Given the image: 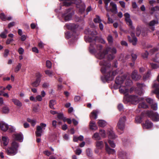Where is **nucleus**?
<instances>
[{
    "mask_svg": "<svg viewBox=\"0 0 159 159\" xmlns=\"http://www.w3.org/2000/svg\"><path fill=\"white\" fill-rule=\"evenodd\" d=\"M97 32L96 30H93L92 31H91L90 35H93V39L91 38V37H90V42L92 40H95L96 39V35L97 34Z\"/></svg>",
    "mask_w": 159,
    "mask_h": 159,
    "instance_id": "obj_23",
    "label": "nucleus"
},
{
    "mask_svg": "<svg viewBox=\"0 0 159 159\" xmlns=\"http://www.w3.org/2000/svg\"><path fill=\"white\" fill-rule=\"evenodd\" d=\"M93 21L95 23H100L101 21V20L99 16L96 15V18L93 19Z\"/></svg>",
    "mask_w": 159,
    "mask_h": 159,
    "instance_id": "obj_42",
    "label": "nucleus"
},
{
    "mask_svg": "<svg viewBox=\"0 0 159 159\" xmlns=\"http://www.w3.org/2000/svg\"><path fill=\"white\" fill-rule=\"evenodd\" d=\"M90 130H95L98 127L95 122H90Z\"/></svg>",
    "mask_w": 159,
    "mask_h": 159,
    "instance_id": "obj_29",
    "label": "nucleus"
},
{
    "mask_svg": "<svg viewBox=\"0 0 159 159\" xmlns=\"http://www.w3.org/2000/svg\"><path fill=\"white\" fill-rule=\"evenodd\" d=\"M131 77L135 81L138 80L141 78V76L138 74V71L136 70H134L132 72Z\"/></svg>",
    "mask_w": 159,
    "mask_h": 159,
    "instance_id": "obj_10",
    "label": "nucleus"
},
{
    "mask_svg": "<svg viewBox=\"0 0 159 159\" xmlns=\"http://www.w3.org/2000/svg\"><path fill=\"white\" fill-rule=\"evenodd\" d=\"M8 33V31L7 30H5L2 32L0 34V36L2 38H5L7 37V34Z\"/></svg>",
    "mask_w": 159,
    "mask_h": 159,
    "instance_id": "obj_36",
    "label": "nucleus"
},
{
    "mask_svg": "<svg viewBox=\"0 0 159 159\" xmlns=\"http://www.w3.org/2000/svg\"><path fill=\"white\" fill-rule=\"evenodd\" d=\"M126 120V117L125 116L121 117L119 119L116 126V130L119 134H122L124 132Z\"/></svg>",
    "mask_w": 159,
    "mask_h": 159,
    "instance_id": "obj_3",
    "label": "nucleus"
},
{
    "mask_svg": "<svg viewBox=\"0 0 159 159\" xmlns=\"http://www.w3.org/2000/svg\"><path fill=\"white\" fill-rule=\"evenodd\" d=\"M0 17L2 20H5L6 18L4 13H2L0 14Z\"/></svg>",
    "mask_w": 159,
    "mask_h": 159,
    "instance_id": "obj_62",
    "label": "nucleus"
},
{
    "mask_svg": "<svg viewBox=\"0 0 159 159\" xmlns=\"http://www.w3.org/2000/svg\"><path fill=\"white\" fill-rule=\"evenodd\" d=\"M66 38L68 39L71 37V34L69 32H67L66 33Z\"/></svg>",
    "mask_w": 159,
    "mask_h": 159,
    "instance_id": "obj_61",
    "label": "nucleus"
},
{
    "mask_svg": "<svg viewBox=\"0 0 159 159\" xmlns=\"http://www.w3.org/2000/svg\"><path fill=\"white\" fill-rule=\"evenodd\" d=\"M45 73L46 75L50 77H52L54 75L53 72L49 70H46L45 71Z\"/></svg>",
    "mask_w": 159,
    "mask_h": 159,
    "instance_id": "obj_37",
    "label": "nucleus"
},
{
    "mask_svg": "<svg viewBox=\"0 0 159 159\" xmlns=\"http://www.w3.org/2000/svg\"><path fill=\"white\" fill-rule=\"evenodd\" d=\"M56 102L54 100H51L50 101L49 104L50 108L52 109H54L53 106L56 104Z\"/></svg>",
    "mask_w": 159,
    "mask_h": 159,
    "instance_id": "obj_41",
    "label": "nucleus"
},
{
    "mask_svg": "<svg viewBox=\"0 0 159 159\" xmlns=\"http://www.w3.org/2000/svg\"><path fill=\"white\" fill-rule=\"evenodd\" d=\"M158 22L157 20H152L150 21L149 23V25L150 26H154L156 24H158Z\"/></svg>",
    "mask_w": 159,
    "mask_h": 159,
    "instance_id": "obj_43",
    "label": "nucleus"
},
{
    "mask_svg": "<svg viewBox=\"0 0 159 159\" xmlns=\"http://www.w3.org/2000/svg\"><path fill=\"white\" fill-rule=\"evenodd\" d=\"M0 128L2 130L6 131L8 130V125L3 121H0Z\"/></svg>",
    "mask_w": 159,
    "mask_h": 159,
    "instance_id": "obj_15",
    "label": "nucleus"
},
{
    "mask_svg": "<svg viewBox=\"0 0 159 159\" xmlns=\"http://www.w3.org/2000/svg\"><path fill=\"white\" fill-rule=\"evenodd\" d=\"M96 146L99 149H101L104 147V143L102 141H99L96 142Z\"/></svg>",
    "mask_w": 159,
    "mask_h": 159,
    "instance_id": "obj_25",
    "label": "nucleus"
},
{
    "mask_svg": "<svg viewBox=\"0 0 159 159\" xmlns=\"http://www.w3.org/2000/svg\"><path fill=\"white\" fill-rule=\"evenodd\" d=\"M93 137L96 140H99L101 139V137L98 133H96L94 134Z\"/></svg>",
    "mask_w": 159,
    "mask_h": 159,
    "instance_id": "obj_48",
    "label": "nucleus"
},
{
    "mask_svg": "<svg viewBox=\"0 0 159 159\" xmlns=\"http://www.w3.org/2000/svg\"><path fill=\"white\" fill-rule=\"evenodd\" d=\"M151 74V71L150 70H148L146 73L143 76V78L144 80H146L148 79L150 77Z\"/></svg>",
    "mask_w": 159,
    "mask_h": 159,
    "instance_id": "obj_39",
    "label": "nucleus"
},
{
    "mask_svg": "<svg viewBox=\"0 0 159 159\" xmlns=\"http://www.w3.org/2000/svg\"><path fill=\"white\" fill-rule=\"evenodd\" d=\"M142 117L141 116H138L135 118V121L137 123H140L142 122Z\"/></svg>",
    "mask_w": 159,
    "mask_h": 159,
    "instance_id": "obj_44",
    "label": "nucleus"
},
{
    "mask_svg": "<svg viewBox=\"0 0 159 159\" xmlns=\"http://www.w3.org/2000/svg\"><path fill=\"white\" fill-rule=\"evenodd\" d=\"M126 23L128 24L130 27L133 30H134V28L132 26V22L130 19H125Z\"/></svg>",
    "mask_w": 159,
    "mask_h": 159,
    "instance_id": "obj_28",
    "label": "nucleus"
},
{
    "mask_svg": "<svg viewBox=\"0 0 159 159\" xmlns=\"http://www.w3.org/2000/svg\"><path fill=\"white\" fill-rule=\"evenodd\" d=\"M98 125L99 126L103 127H105L107 124L106 121L103 120H100L98 122Z\"/></svg>",
    "mask_w": 159,
    "mask_h": 159,
    "instance_id": "obj_26",
    "label": "nucleus"
},
{
    "mask_svg": "<svg viewBox=\"0 0 159 159\" xmlns=\"http://www.w3.org/2000/svg\"><path fill=\"white\" fill-rule=\"evenodd\" d=\"M143 99L142 98H139L138 96L134 95H129L126 98V100L128 102L134 104H137L140 100H143Z\"/></svg>",
    "mask_w": 159,
    "mask_h": 159,
    "instance_id": "obj_6",
    "label": "nucleus"
},
{
    "mask_svg": "<svg viewBox=\"0 0 159 159\" xmlns=\"http://www.w3.org/2000/svg\"><path fill=\"white\" fill-rule=\"evenodd\" d=\"M74 14V12L73 10L70 9H68L63 14L62 17L66 21H69L71 20Z\"/></svg>",
    "mask_w": 159,
    "mask_h": 159,
    "instance_id": "obj_7",
    "label": "nucleus"
},
{
    "mask_svg": "<svg viewBox=\"0 0 159 159\" xmlns=\"http://www.w3.org/2000/svg\"><path fill=\"white\" fill-rule=\"evenodd\" d=\"M152 87L155 88V89L152 91L153 92L157 94V96H158L159 95V83L154 84Z\"/></svg>",
    "mask_w": 159,
    "mask_h": 159,
    "instance_id": "obj_18",
    "label": "nucleus"
},
{
    "mask_svg": "<svg viewBox=\"0 0 159 159\" xmlns=\"http://www.w3.org/2000/svg\"><path fill=\"white\" fill-rule=\"evenodd\" d=\"M139 108H148V106L144 102H142L139 104L138 105Z\"/></svg>",
    "mask_w": 159,
    "mask_h": 159,
    "instance_id": "obj_30",
    "label": "nucleus"
},
{
    "mask_svg": "<svg viewBox=\"0 0 159 159\" xmlns=\"http://www.w3.org/2000/svg\"><path fill=\"white\" fill-rule=\"evenodd\" d=\"M42 76V75L39 72H38L36 74V79L41 80L40 78Z\"/></svg>",
    "mask_w": 159,
    "mask_h": 159,
    "instance_id": "obj_58",
    "label": "nucleus"
},
{
    "mask_svg": "<svg viewBox=\"0 0 159 159\" xmlns=\"http://www.w3.org/2000/svg\"><path fill=\"white\" fill-rule=\"evenodd\" d=\"M151 66L153 69H156L158 67V66L157 64H151Z\"/></svg>",
    "mask_w": 159,
    "mask_h": 159,
    "instance_id": "obj_64",
    "label": "nucleus"
},
{
    "mask_svg": "<svg viewBox=\"0 0 159 159\" xmlns=\"http://www.w3.org/2000/svg\"><path fill=\"white\" fill-rule=\"evenodd\" d=\"M110 5L112 7L111 9H109V11L116 14L117 12V8L116 5L113 2H111L110 3Z\"/></svg>",
    "mask_w": 159,
    "mask_h": 159,
    "instance_id": "obj_17",
    "label": "nucleus"
},
{
    "mask_svg": "<svg viewBox=\"0 0 159 159\" xmlns=\"http://www.w3.org/2000/svg\"><path fill=\"white\" fill-rule=\"evenodd\" d=\"M145 100L146 102L150 105L153 103V100L151 98H146Z\"/></svg>",
    "mask_w": 159,
    "mask_h": 159,
    "instance_id": "obj_47",
    "label": "nucleus"
},
{
    "mask_svg": "<svg viewBox=\"0 0 159 159\" xmlns=\"http://www.w3.org/2000/svg\"><path fill=\"white\" fill-rule=\"evenodd\" d=\"M12 101L15 105L19 107H20L22 106V103L18 99L13 98L11 99Z\"/></svg>",
    "mask_w": 159,
    "mask_h": 159,
    "instance_id": "obj_19",
    "label": "nucleus"
},
{
    "mask_svg": "<svg viewBox=\"0 0 159 159\" xmlns=\"http://www.w3.org/2000/svg\"><path fill=\"white\" fill-rule=\"evenodd\" d=\"M159 10V6H156L154 7H152L150 9V14H152L155 11H157Z\"/></svg>",
    "mask_w": 159,
    "mask_h": 159,
    "instance_id": "obj_31",
    "label": "nucleus"
},
{
    "mask_svg": "<svg viewBox=\"0 0 159 159\" xmlns=\"http://www.w3.org/2000/svg\"><path fill=\"white\" fill-rule=\"evenodd\" d=\"M125 78L124 76L116 77L115 82L116 84L120 85L124 82Z\"/></svg>",
    "mask_w": 159,
    "mask_h": 159,
    "instance_id": "obj_13",
    "label": "nucleus"
},
{
    "mask_svg": "<svg viewBox=\"0 0 159 159\" xmlns=\"http://www.w3.org/2000/svg\"><path fill=\"white\" fill-rule=\"evenodd\" d=\"M146 114L153 121L157 122L159 121V115L157 112L151 110H148L146 111Z\"/></svg>",
    "mask_w": 159,
    "mask_h": 159,
    "instance_id": "obj_4",
    "label": "nucleus"
},
{
    "mask_svg": "<svg viewBox=\"0 0 159 159\" xmlns=\"http://www.w3.org/2000/svg\"><path fill=\"white\" fill-rule=\"evenodd\" d=\"M21 66L22 65L20 63H19L15 68V71L16 72H18L21 68Z\"/></svg>",
    "mask_w": 159,
    "mask_h": 159,
    "instance_id": "obj_45",
    "label": "nucleus"
},
{
    "mask_svg": "<svg viewBox=\"0 0 159 159\" xmlns=\"http://www.w3.org/2000/svg\"><path fill=\"white\" fill-rule=\"evenodd\" d=\"M27 121L30 123L31 125L33 126H34L36 124V121L35 120H32L29 118L27 119Z\"/></svg>",
    "mask_w": 159,
    "mask_h": 159,
    "instance_id": "obj_38",
    "label": "nucleus"
},
{
    "mask_svg": "<svg viewBox=\"0 0 159 159\" xmlns=\"http://www.w3.org/2000/svg\"><path fill=\"white\" fill-rule=\"evenodd\" d=\"M100 66H102L101 71L104 74V78L107 82L113 80L114 76L117 73L116 71H112L113 67L108 61H101L99 62Z\"/></svg>",
    "mask_w": 159,
    "mask_h": 159,
    "instance_id": "obj_1",
    "label": "nucleus"
},
{
    "mask_svg": "<svg viewBox=\"0 0 159 159\" xmlns=\"http://www.w3.org/2000/svg\"><path fill=\"white\" fill-rule=\"evenodd\" d=\"M8 130L10 132H12L15 130V128L12 126H8Z\"/></svg>",
    "mask_w": 159,
    "mask_h": 159,
    "instance_id": "obj_51",
    "label": "nucleus"
},
{
    "mask_svg": "<svg viewBox=\"0 0 159 159\" xmlns=\"http://www.w3.org/2000/svg\"><path fill=\"white\" fill-rule=\"evenodd\" d=\"M116 53H113L112 52H108V53H107L108 55L107 56V59L108 60H111L113 59L115 57L114 54Z\"/></svg>",
    "mask_w": 159,
    "mask_h": 159,
    "instance_id": "obj_22",
    "label": "nucleus"
},
{
    "mask_svg": "<svg viewBox=\"0 0 159 159\" xmlns=\"http://www.w3.org/2000/svg\"><path fill=\"white\" fill-rule=\"evenodd\" d=\"M99 133L102 137H105L106 136V132L104 130L100 129L99 130Z\"/></svg>",
    "mask_w": 159,
    "mask_h": 159,
    "instance_id": "obj_46",
    "label": "nucleus"
},
{
    "mask_svg": "<svg viewBox=\"0 0 159 159\" xmlns=\"http://www.w3.org/2000/svg\"><path fill=\"white\" fill-rule=\"evenodd\" d=\"M105 150L109 154H114L115 152V150L110 148L108 146L107 142H105Z\"/></svg>",
    "mask_w": 159,
    "mask_h": 159,
    "instance_id": "obj_14",
    "label": "nucleus"
},
{
    "mask_svg": "<svg viewBox=\"0 0 159 159\" xmlns=\"http://www.w3.org/2000/svg\"><path fill=\"white\" fill-rule=\"evenodd\" d=\"M119 91L120 93L126 94H127L129 91V89L125 87H123L122 88H120Z\"/></svg>",
    "mask_w": 159,
    "mask_h": 159,
    "instance_id": "obj_27",
    "label": "nucleus"
},
{
    "mask_svg": "<svg viewBox=\"0 0 159 159\" xmlns=\"http://www.w3.org/2000/svg\"><path fill=\"white\" fill-rule=\"evenodd\" d=\"M41 80L36 79V80L31 83V85L33 87H37L39 84Z\"/></svg>",
    "mask_w": 159,
    "mask_h": 159,
    "instance_id": "obj_34",
    "label": "nucleus"
},
{
    "mask_svg": "<svg viewBox=\"0 0 159 159\" xmlns=\"http://www.w3.org/2000/svg\"><path fill=\"white\" fill-rule=\"evenodd\" d=\"M86 35L84 36V39L85 42L87 43H89V29H86L84 31Z\"/></svg>",
    "mask_w": 159,
    "mask_h": 159,
    "instance_id": "obj_20",
    "label": "nucleus"
},
{
    "mask_svg": "<svg viewBox=\"0 0 159 159\" xmlns=\"http://www.w3.org/2000/svg\"><path fill=\"white\" fill-rule=\"evenodd\" d=\"M151 108L154 110H157V103H152L151 105Z\"/></svg>",
    "mask_w": 159,
    "mask_h": 159,
    "instance_id": "obj_50",
    "label": "nucleus"
},
{
    "mask_svg": "<svg viewBox=\"0 0 159 159\" xmlns=\"http://www.w3.org/2000/svg\"><path fill=\"white\" fill-rule=\"evenodd\" d=\"M2 146L6 150L7 153L10 155H15L17 152L19 147V144L15 141L13 140L11 143L10 146L6 148V147L9 143V139L8 137L5 136H2Z\"/></svg>",
    "mask_w": 159,
    "mask_h": 159,
    "instance_id": "obj_2",
    "label": "nucleus"
},
{
    "mask_svg": "<svg viewBox=\"0 0 159 159\" xmlns=\"http://www.w3.org/2000/svg\"><path fill=\"white\" fill-rule=\"evenodd\" d=\"M104 3L105 4V7L106 11H109V10L108 7V4L109 2L107 1H105V0H104Z\"/></svg>",
    "mask_w": 159,
    "mask_h": 159,
    "instance_id": "obj_56",
    "label": "nucleus"
},
{
    "mask_svg": "<svg viewBox=\"0 0 159 159\" xmlns=\"http://www.w3.org/2000/svg\"><path fill=\"white\" fill-rule=\"evenodd\" d=\"M118 109L120 111L123 110V106L121 104H120L118 105L117 107Z\"/></svg>",
    "mask_w": 159,
    "mask_h": 159,
    "instance_id": "obj_60",
    "label": "nucleus"
},
{
    "mask_svg": "<svg viewBox=\"0 0 159 159\" xmlns=\"http://www.w3.org/2000/svg\"><path fill=\"white\" fill-rule=\"evenodd\" d=\"M131 56L132 57V61H134L137 58V56L136 54L132 53L131 54Z\"/></svg>",
    "mask_w": 159,
    "mask_h": 159,
    "instance_id": "obj_55",
    "label": "nucleus"
},
{
    "mask_svg": "<svg viewBox=\"0 0 159 159\" xmlns=\"http://www.w3.org/2000/svg\"><path fill=\"white\" fill-rule=\"evenodd\" d=\"M42 100V96H41V95H38L36 97V101H40Z\"/></svg>",
    "mask_w": 159,
    "mask_h": 159,
    "instance_id": "obj_63",
    "label": "nucleus"
},
{
    "mask_svg": "<svg viewBox=\"0 0 159 159\" xmlns=\"http://www.w3.org/2000/svg\"><path fill=\"white\" fill-rule=\"evenodd\" d=\"M12 137L15 141V140H17L20 142L23 141V136L21 134H15L13 135Z\"/></svg>",
    "mask_w": 159,
    "mask_h": 159,
    "instance_id": "obj_12",
    "label": "nucleus"
},
{
    "mask_svg": "<svg viewBox=\"0 0 159 159\" xmlns=\"http://www.w3.org/2000/svg\"><path fill=\"white\" fill-rule=\"evenodd\" d=\"M107 134L108 137L109 139H115L116 137L114 132L111 129L107 131Z\"/></svg>",
    "mask_w": 159,
    "mask_h": 159,
    "instance_id": "obj_16",
    "label": "nucleus"
},
{
    "mask_svg": "<svg viewBox=\"0 0 159 159\" xmlns=\"http://www.w3.org/2000/svg\"><path fill=\"white\" fill-rule=\"evenodd\" d=\"M131 37L129 36L127 37L129 42L132 43L133 45H135L137 41V39L135 36V34L133 32H131L130 34Z\"/></svg>",
    "mask_w": 159,
    "mask_h": 159,
    "instance_id": "obj_9",
    "label": "nucleus"
},
{
    "mask_svg": "<svg viewBox=\"0 0 159 159\" xmlns=\"http://www.w3.org/2000/svg\"><path fill=\"white\" fill-rule=\"evenodd\" d=\"M118 156L122 159H127L126 153L125 152L121 151L119 152Z\"/></svg>",
    "mask_w": 159,
    "mask_h": 159,
    "instance_id": "obj_21",
    "label": "nucleus"
},
{
    "mask_svg": "<svg viewBox=\"0 0 159 159\" xmlns=\"http://www.w3.org/2000/svg\"><path fill=\"white\" fill-rule=\"evenodd\" d=\"M46 66L48 68H51L52 67V63L51 61L49 60H47L46 62Z\"/></svg>",
    "mask_w": 159,
    "mask_h": 159,
    "instance_id": "obj_53",
    "label": "nucleus"
},
{
    "mask_svg": "<svg viewBox=\"0 0 159 159\" xmlns=\"http://www.w3.org/2000/svg\"><path fill=\"white\" fill-rule=\"evenodd\" d=\"M153 125V123L149 120H147L145 123L142 124L143 129H149L152 128Z\"/></svg>",
    "mask_w": 159,
    "mask_h": 159,
    "instance_id": "obj_11",
    "label": "nucleus"
},
{
    "mask_svg": "<svg viewBox=\"0 0 159 159\" xmlns=\"http://www.w3.org/2000/svg\"><path fill=\"white\" fill-rule=\"evenodd\" d=\"M107 39L109 44H112L113 42V39L112 36L110 34L108 35L107 38Z\"/></svg>",
    "mask_w": 159,
    "mask_h": 159,
    "instance_id": "obj_40",
    "label": "nucleus"
},
{
    "mask_svg": "<svg viewBox=\"0 0 159 159\" xmlns=\"http://www.w3.org/2000/svg\"><path fill=\"white\" fill-rule=\"evenodd\" d=\"M19 54L20 55H22L24 52V50L22 48H20L18 50Z\"/></svg>",
    "mask_w": 159,
    "mask_h": 159,
    "instance_id": "obj_59",
    "label": "nucleus"
},
{
    "mask_svg": "<svg viewBox=\"0 0 159 159\" xmlns=\"http://www.w3.org/2000/svg\"><path fill=\"white\" fill-rule=\"evenodd\" d=\"M82 150L79 148H78L75 151V154L78 155H79L82 152Z\"/></svg>",
    "mask_w": 159,
    "mask_h": 159,
    "instance_id": "obj_52",
    "label": "nucleus"
},
{
    "mask_svg": "<svg viewBox=\"0 0 159 159\" xmlns=\"http://www.w3.org/2000/svg\"><path fill=\"white\" fill-rule=\"evenodd\" d=\"M108 142L109 143L111 147L114 148L115 147V144L114 143L113 141L109 140Z\"/></svg>",
    "mask_w": 159,
    "mask_h": 159,
    "instance_id": "obj_54",
    "label": "nucleus"
},
{
    "mask_svg": "<svg viewBox=\"0 0 159 159\" xmlns=\"http://www.w3.org/2000/svg\"><path fill=\"white\" fill-rule=\"evenodd\" d=\"M148 55V53L147 51H146L144 53H143L142 56L143 58H147Z\"/></svg>",
    "mask_w": 159,
    "mask_h": 159,
    "instance_id": "obj_57",
    "label": "nucleus"
},
{
    "mask_svg": "<svg viewBox=\"0 0 159 159\" xmlns=\"http://www.w3.org/2000/svg\"><path fill=\"white\" fill-rule=\"evenodd\" d=\"M2 112L4 114H7L9 112V109L7 106L3 107L2 108Z\"/></svg>",
    "mask_w": 159,
    "mask_h": 159,
    "instance_id": "obj_32",
    "label": "nucleus"
},
{
    "mask_svg": "<svg viewBox=\"0 0 159 159\" xmlns=\"http://www.w3.org/2000/svg\"><path fill=\"white\" fill-rule=\"evenodd\" d=\"M66 27L68 29L74 30L76 28V25L72 24H66Z\"/></svg>",
    "mask_w": 159,
    "mask_h": 159,
    "instance_id": "obj_33",
    "label": "nucleus"
},
{
    "mask_svg": "<svg viewBox=\"0 0 159 159\" xmlns=\"http://www.w3.org/2000/svg\"><path fill=\"white\" fill-rule=\"evenodd\" d=\"M46 126V124L43 123H41L40 126H37L36 131L35 132L36 135L37 137H40L43 132V129H45Z\"/></svg>",
    "mask_w": 159,
    "mask_h": 159,
    "instance_id": "obj_8",
    "label": "nucleus"
},
{
    "mask_svg": "<svg viewBox=\"0 0 159 159\" xmlns=\"http://www.w3.org/2000/svg\"><path fill=\"white\" fill-rule=\"evenodd\" d=\"M98 111L95 110H93L91 112L92 117L93 118L96 119L97 117V113Z\"/></svg>",
    "mask_w": 159,
    "mask_h": 159,
    "instance_id": "obj_35",
    "label": "nucleus"
},
{
    "mask_svg": "<svg viewBox=\"0 0 159 159\" xmlns=\"http://www.w3.org/2000/svg\"><path fill=\"white\" fill-rule=\"evenodd\" d=\"M84 139V137L82 135H80L79 137L74 136L73 141L75 142H77L78 140L82 141Z\"/></svg>",
    "mask_w": 159,
    "mask_h": 159,
    "instance_id": "obj_24",
    "label": "nucleus"
},
{
    "mask_svg": "<svg viewBox=\"0 0 159 159\" xmlns=\"http://www.w3.org/2000/svg\"><path fill=\"white\" fill-rule=\"evenodd\" d=\"M141 32V30L139 27H137L136 28V34L137 36H139Z\"/></svg>",
    "mask_w": 159,
    "mask_h": 159,
    "instance_id": "obj_49",
    "label": "nucleus"
},
{
    "mask_svg": "<svg viewBox=\"0 0 159 159\" xmlns=\"http://www.w3.org/2000/svg\"><path fill=\"white\" fill-rule=\"evenodd\" d=\"M108 52H112L113 53H116V50L115 48L107 47L106 49L103 50L102 52H100L98 54L100 59L104 58L105 56L108 53Z\"/></svg>",
    "mask_w": 159,
    "mask_h": 159,
    "instance_id": "obj_5",
    "label": "nucleus"
}]
</instances>
